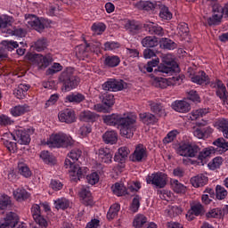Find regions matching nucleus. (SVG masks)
<instances>
[{"label":"nucleus","mask_w":228,"mask_h":228,"mask_svg":"<svg viewBox=\"0 0 228 228\" xmlns=\"http://www.w3.org/2000/svg\"><path fill=\"white\" fill-rule=\"evenodd\" d=\"M102 120L107 126H118L121 136L125 138H133L134 136L136 115L128 114L124 117L119 114L105 115L102 116Z\"/></svg>","instance_id":"obj_1"},{"label":"nucleus","mask_w":228,"mask_h":228,"mask_svg":"<svg viewBox=\"0 0 228 228\" xmlns=\"http://www.w3.org/2000/svg\"><path fill=\"white\" fill-rule=\"evenodd\" d=\"M46 145L61 149V147L67 149V147H72L74 141L72 137L67 134L58 133L53 134L46 142Z\"/></svg>","instance_id":"obj_2"},{"label":"nucleus","mask_w":228,"mask_h":228,"mask_svg":"<svg viewBox=\"0 0 228 228\" xmlns=\"http://www.w3.org/2000/svg\"><path fill=\"white\" fill-rule=\"evenodd\" d=\"M59 79L62 83L65 92H70V90H74L79 85V77L74 76V69L72 68H67L62 71Z\"/></svg>","instance_id":"obj_3"},{"label":"nucleus","mask_w":228,"mask_h":228,"mask_svg":"<svg viewBox=\"0 0 228 228\" xmlns=\"http://www.w3.org/2000/svg\"><path fill=\"white\" fill-rule=\"evenodd\" d=\"M162 63L158 67V72L162 74H172L175 72L177 63L174 61V57L170 53H160Z\"/></svg>","instance_id":"obj_4"},{"label":"nucleus","mask_w":228,"mask_h":228,"mask_svg":"<svg viewBox=\"0 0 228 228\" xmlns=\"http://www.w3.org/2000/svg\"><path fill=\"white\" fill-rule=\"evenodd\" d=\"M35 133V129L28 128V130L20 127L18 129H15L13 133L12 134V136L17 143H20V145H28V143L31 142V137L29 134H33Z\"/></svg>","instance_id":"obj_5"},{"label":"nucleus","mask_w":228,"mask_h":228,"mask_svg":"<svg viewBox=\"0 0 228 228\" xmlns=\"http://www.w3.org/2000/svg\"><path fill=\"white\" fill-rule=\"evenodd\" d=\"M200 152V148L193 143L179 144L176 148V154L183 158H195Z\"/></svg>","instance_id":"obj_6"},{"label":"nucleus","mask_w":228,"mask_h":228,"mask_svg":"<svg viewBox=\"0 0 228 228\" xmlns=\"http://www.w3.org/2000/svg\"><path fill=\"white\" fill-rule=\"evenodd\" d=\"M168 181V175L163 172H156L148 175L146 177L147 184H152L157 188H165L167 186V182Z\"/></svg>","instance_id":"obj_7"},{"label":"nucleus","mask_w":228,"mask_h":228,"mask_svg":"<svg viewBox=\"0 0 228 228\" xmlns=\"http://www.w3.org/2000/svg\"><path fill=\"white\" fill-rule=\"evenodd\" d=\"M28 59L32 63H37L40 69H47L49 67V63L53 61V56L51 54L42 55L40 53H28Z\"/></svg>","instance_id":"obj_8"},{"label":"nucleus","mask_w":228,"mask_h":228,"mask_svg":"<svg viewBox=\"0 0 228 228\" xmlns=\"http://www.w3.org/2000/svg\"><path fill=\"white\" fill-rule=\"evenodd\" d=\"M64 167L65 168H69L70 175H72L73 177H77L78 179L85 177V175L88 174V167H80L77 165H74V163H72L69 159H65Z\"/></svg>","instance_id":"obj_9"},{"label":"nucleus","mask_w":228,"mask_h":228,"mask_svg":"<svg viewBox=\"0 0 228 228\" xmlns=\"http://www.w3.org/2000/svg\"><path fill=\"white\" fill-rule=\"evenodd\" d=\"M25 24L28 28H33V29H36V31H38L39 33L45 29V24H44V21L40 20L33 14L25 15Z\"/></svg>","instance_id":"obj_10"},{"label":"nucleus","mask_w":228,"mask_h":228,"mask_svg":"<svg viewBox=\"0 0 228 228\" xmlns=\"http://www.w3.org/2000/svg\"><path fill=\"white\" fill-rule=\"evenodd\" d=\"M124 85H126L124 80L110 78L102 85V88L109 92H120V90H124Z\"/></svg>","instance_id":"obj_11"},{"label":"nucleus","mask_w":228,"mask_h":228,"mask_svg":"<svg viewBox=\"0 0 228 228\" xmlns=\"http://www.w3.org/2000/svg\"><path fill=\"white\" fill-rule=\"evenodd\" d=\"M213 15L212 17L208 19V22L209 26H215L217 22L222 20V17H224V7L218 4H215L212 7Z\"/></svg>","instance_id":"obj_12"},{"label":"nucleus","mask_w":228,"mask_h":228,"mask_svg":"<svg viewBox=\"0 0 228 228\" xmlns=\"http://www.w3.org/2000/svg\"><path fill=\"white\" fill-rule=\"evenodd\" d=\"M31 213L33 219L36 224L39 225V227H47V220L42 216V210L40 209V206L38 204H34L31 208Z\"/></svg>","instance_id":"obj_13"},{"label":"nucleus","mask_w":228,"mask_h":228,"mask_svg":"<svg viewBox=\"0 0 228 228\" xmlns=\"http://www.w3.org/2000/svg\"><path fill=\"white\" fill-rule=\"evenodd\" d=\"M204 213H206L204 206H202L200 202H194L191 204V209L186 215V218H188V220H193V218H195L194 216H202Z\"/></svg>","instance_id":"obj_14"},{"label":"nucleus","mask_w":228,"mask_h":228,"mask_svg":"<svg viewBox=\"0 0 228 228\" xmlns=\"http://www.w3.org/2000/svg\"><path fill=\"white\" fill-rule=\"evenodd\" d=\"M143 28L150 35H157V37H163L165 35L163 27L158 25V23L147 21L144 23Z\"/></svg>","instance_id":"obj_15"},{"label":"nucleus","mask_w":228,"mask_h":228,"mask_svg":"<svg viewBox=\"0 0 228 228\" xmlns=\"http://www.w3.org/2000/svg\"><path fill=\"white\" fill-rule=\"evenodd\" d=\"M58 118L60 122H65V124H72L76 122V113L71 109H65L59 112Z\"/></svg>","instance_id":"obj_16"},{"label":"nucleus","mask_w":228,"mask_h":228,"mask_svg":"<svg viewBox=\"0 0 228 228\" xmlns=\"http://www.w3.org/2000/svg\"><path fill=\"white\" fill-rule=\"evenodd\" d=\"M147 158V149L143 144H138L132 155V161H143Z\"/></svg>","instance_id":"obj_17"},{"label":"nucleus","mask_w":228,"mask_h":228,"mask_svg":"<svg viewBox=\"0 0 228 228\" xmlns=\"http://www.w3.org/2000/svg\"><path fill=\"white\" fill-rule=\"evenodd\" d=\"M31 111V107L28 104L16 105L10 110V113L12 117H22V115H26Z\"/></svg>","instance_id":"obj_18"},{"label":"nucleus","mask_w":228,"mask_h":228,"mask_svg":"<svg viewBox=\"0 0 228 228\" xmlns=\"http://www.w3.org/2000/svg\"><path fill=\"white\" fill-rule=\"evenodd\" d=\"M214 127L223 133L224 138L228 140V119L219 118L214 123Z\"/></svg>","instance_id":"obj_19"},{"label":"nucleus","mask_w":228,"mask_h":228,"mask_svg":"<svg viewBox=\"0 0 228 228\" xmlns=\"http://www.w3.org/2000/svg\"><path fill=\"white\" fill-rule=\"evenodd\" d=\"M191 81L196 83V85H208L209 83V77L206 75V72L199 71L191 77Z\"/></svg>","instance_id":"obj_20"},{"label":"nucleus","mask_w":228,"mask_h":228,"mask_svg":"<svg viewBox=\"0 0 228 228\" xmlns=\"http://www.w3.org/2000/svg\"><path fill=\"white\" fill-rule=\"evenodd\" d=\"M79 196L82 200V204L85 206H92L94 204V198L92 197V192L85 187L79 191Z\"/></svg>","instance_id":"obj_21"},{"label":"nucleus","mask_w":228,"mask_h":228,"mask_svg":"<svg viewBox=\"0 0 228 228\" xmlns=\"http://www.w3.org/2000/svg\"><path fill=\"white\" fill-rule=\"evenodd\" d=\"M113 155H111V151L109 148H101L98 151V159L102 163H111Z\"/></svg>","instance_id":"obj_22"},{"label":"nucleus","mask_w":228,"mask_h":228,"mask_svg":"<svg viewBox=\"0 0 228 228\" xmlns=\"http://www.w3.org/2000/svg\"><path fill=\"white\" fill-rule=\"evenodd\" d=\"M214 150L210 147L203 149L201 151L199 152L198 155V163L199 165L204 166L208 163V159L211 154H213Z\"/></svg>","instance_id":"obj_23"},{"label":"nucleus","mask_w":228,"mask_h":228,"mask_svg":"<svg viewBox=\"0 0 228 228\" xmlns=\"http://www.w3.org/2000/svg\"><path fill=\"white\" fill-rule=\"evenodd\" d=\"M172 108L175 111H178V113H188L191 110L190 103L186 101H175L172 104Z\"/></svg>","instance_id":"obj_24"},{"label":"nucleus","mask_w":228,"mask_h":228,"mask_svg":"<svg viewBox=\"0 0 228 228\" xmlns=\"http://www.w3.org/2000/svg\"><path fill=\"white\" fill-rule=\"evenodd\" d=\"M80 120L82 122H91L94 123L99 118V114L92 112L90 110H84L79 115Z\"/></svg>","instance_id":"obj_25"},{"label":"nucleus","mask_w":228,"mask_h":228,"mask_svg":"<svg viewBox=\"0 0 228 228\" xmlns=\"http://www.w3.org/2000/svg\"><path fill=\"white\" fill-rule=\"evenodd\" d=\"M139 118L146 126H154V124L158 122V118H156V116L150 112H143L139 114Z\"/></svg>","instance_id":"obj_26"},{"label":"nucleus","mask_w":228,"mask_h":228,"mask_svg":"<svg viewBox=\"0 0 228 228\" xmlns=\"http://www.w3.org/2000/svg\"><path fill=\"white\" fill-rule=\"evenodd\" d=\"M149 106L151 108V111L155 113V115H158V117H166L167 112H165V108L161 103L151 101L149 102Z\"/></svg>","instance_id":"obj_27"},{"label":"nucleus","mask_w":228,"mask_h":228,"mask_svg":"<svg viewBox=\"0 0 228 228\" xmlns=\"http://www.w3.org/2000/svg\"><path fill=\"white\" fill-rule=\"evenodd\" d=\"M191 184L194 188H200L208 184V177L204 175H198L191 178Z\"/></svg>","instance_id":"obj_28"},{"label":"nucleus","mask_w":228,"mask_h":228,"mask_svg":"<svg viewBox=\"0 0 228 228\" xmlns=\"http://www.w3.org/2000/svg\"><path fill=\"white\" fill-rule=\"evenodd\" d=\"M29 88H31V86L28 84H20L13 91V94L17 99H23L28 95V90H29Z\"/></svg>","instance_id":"obj_29"},{"label":"nucleus","mask_w":228,"mask_h":228,"mask_svg":"<svg viewBox=\"0 0 228 228\" xmlns=\"http://www.w3.org/2000/svg\"><path fill=\"white\" fill-rule=\"evenodd\" d=\"M130 153H131V151L129 150V148L126 146L120 147L118 150V153H116L114 156V160L118 161V163H122V161H124L126 158L129 156Z\"/></svg>","instance_id":"obj_30"},{"label":"nucleus","mask_w":228,"mask_h":228,"mask_svg":"<svg viewBox=\"0 0 228 228\" xmlns=\"http://www.w3.org/2000/svg\"><path fill=\"white\" fill-rule=\"evenodd\" d=\"M209 113V109H198L192 110L189 116V120H199V118H202V117H206Z\"/></svg>","instance_id":"obj_31"},{"label":"nucleus","mask_w":228,"mask_h":228,"mask_svg":"<svg viewBox=\"0 0 228 228\" xmlns=\"http://www.w3.org/2000/svg\"><path fill=\"white\" fill-rule=\"evenodd\" d=\"M102 139L105 143H110V145H114L118 140L117 132L113 130L105 132L102 135Z\"/></svg>","instance_id":"obj_32"},{"label":"nucleus","mask_w":228,"mask_h":228,"mask_svg":"<svg viewBox=\"0 0 228 228\" xmlns=\"http://www.w3.org/2000/svg\"><path fill=\"white\" fill-rule=\"evenodd\" d=\"M104 65L110 67V69L118 67L120 65V57L118 55H109L104 60Z\"/></svg>","instance_id":"obj_33"},{"label":"nucleus","mask_w":228,"mask_h":228,"mask_svg":"<svg viewBox=\"0 0 228 228\" xmlns=\"http://www.w3.org/2000/svg\"><path fill=\"white\" fill-rule=\"evenodd\" d=\"M86 97L81 93H73L66 96V102H75L76 104H79V102H83Z\"/></svg>","instance_id":"obj_34"},{"label":"nucleus","mask_w":228,"mask_h":228,"mask_svg":"<svg viewBox=\"0 0 228 228\" xmlns=\"http://www.w3.org/2000/svg\"><path fill=\"white\" fill-rule=\"evenodd\" d=\"M147 222H148L147 216H145L142 214H137L134 217L133 227H134V228H142V227H143V225L145 224H147Z\"/></svg>","instance_id":"obj_35"},{"label":"nucleus","mask_w":228,"mask_h":228,"mask_svg":"<svg viewBox=\"0 0 228 228\" xmlns=\"http://www.w3.org/2000/svg\"><path fill=\"white\" fill-rule=\"evenodd\" d=\"M159 17L162 20H172L173 14L167 5H159Z\"/></svg>","instance_id":"obj_36"},{"label":"nucleus","mask_w":228,"mask_h":228,"mask_svg":"<svg viewBox=\"0 0 228 228\" xmlns=\"http://www.w3.org/2000/svg\"><path fill=\"white\" fill-rule=\"evenodd\" d=\"M4 222L7 223L11 228L16 227L17 224H19V216L13 212H9L4 218Z\"/></svg>","instance_id":"obj_37"},{"label":"nucleus","mask_w":228,"mask_h":228,"mask_svg":"<svg viewBox=\"0 0 228 228\" xmlns=\"http://www.w3.org/2000/svg\"><path fill=\"white\" fill-rule=\"evenodd\" d=\"M170 183L171 188L175 191V193H186V186L181 183L178 180L172 179Z\"/></svg>","instance_id":"obj_38"},{"label":"nucleus","mask_w":228,"mask_h":228,"mask_svg":"<svg viewBox=\"0 0 228 228\" xmlns=\"http://www.w3.org/2000/svg\"><path fill=\"white\" fill-rule=\"evenodd\" d=\"M88 47H90V50L93 53H101V48L102 47V45L101 44V42H94L90 45H87L86 48L85 46H80L79 53H81V51H83L82 55L86 56V53H85V51H86V49H88Z\"/></svg>","instance_id":"obj_39"},{"label":"nucleus","mask_w":228,"mask_h":228,"mask_svg":"<svg viewBox=\"0 0 228 228\" xmlns=\"http://www.w3.org/2000/svg\"><path fill=\"white\" fill-rule=\"evenodd\" d=\"M159 44L160 47H163V49H168L169 51H173V49L177 48V44L167 37H162L159 41Z\"/></svg>","instance_id":"obj_40"},{"label":"nucleus","mask_w":228,"mask_h":228,"mask_svg":"<svg viewBox=\"0 0 228 228\" xmlns=\"http://www.w3.org/2000/svg\"><path fill=\"white\" fill-rule=\"evenodd\" d=\"M138 10H144V12H151L154 10V4L151 1H140L135 4Z\"/></svg>","instance_id":"obj_41"},{"label":"nucleus","mask_w":228,"mask_h":228,"mask_svg":"<svg viewBox=\"0 0 228 228\" xmlns=\"http://www.w3.org/2000/svg\"><path fill=\"white\" fill-rule=\"evenodd\" d=\"M70 206V201L65 198L57 199L54 200V208L57 210L62 209L65 210Z\"/></svg>","instance_id":"obj_42"},{"label":"nucleus","mask_w":228,"mask_h":228,"mask_svg":"<svg viewBox=\"0 0 228 228\" xmlns=\"http://www.w3.org/2000/svg\"><path fill=\"white\" fill-rule=\"evenodd\" d=\"M18 172L19 174H20V175H22L23 177H26L27 179L31 177V175H33L31 169H29L28 165L24 163L18 164Z\"/></svg>","instance_id":"obj_43"},{"label":"nucleus","mask_w":228,"mask_h":228,"mask_svg":"<svg viewBox=\"0 0 228 228\" xmlns=\"http://www.w3.org/2000/svg\"><path fill=\"white\" fill-rule=\"evenodd\" d=\"M118 211H120V205L118 203H114L111 205L107 213L108 220H113V218H117L118 216Z\"/></svg>","instance_id":"obj_44"},{"label":"nucleus","mask_w":228,"mask_h":228,"mask_svg":"<svg viewBox=\"0 0 228 228\" xmlns=\"http://www.w3.org/2000/svg\"><path fill=\"white\" fill-rule=\"evenodd\" d=\"M13 197L16 200H26L29 199V194L24 188H18L13 191Z\"/></svg>","instance_id":"obj_45"},{"label":"nucleus","mask_w":228,"mask_h":228,"mask_svg":"<svg viewBox=\"0 0 228 228\" xmlns=\"http://www.w3.org/2000/svg\"><path fill=\"white\" fill-rule=\"evenodd\" d=\"M166 213L167 215H168V216H170L171 218H174L175 216H179V215H181V213H183V208L179 206H169L167 209H166Z\"/></svg>","instance_id":"obj_46"},{"label":"nucleus","mask_w":228,"mask_h":228,"mask_svg":"<svg viewBox=\"0 0 228 228\" xmlns=\"http://www.w3.org/2000/svg\"><path fill=\"white\" fill-rule=\"evenodd\" d=\"M143 47H156L158 45V38L148 36L142 40Z\"/></svg>","instance_id":"obj_47"},{"label":"nucleus","mask_w":228,"mask_h":228,"mask_svg":"<svg viewBox=\"0 0 228 228\" xmlns=\"http://www.w3.org/2000/svg\"><path fill=\"white\" fill-rule=\"evenodd\" d=\"M112 192L114 195L118 197H122V195H126V187L122 183H116L111 186Z\"/></svg>","instance_id":"obj_48"},{"label":"nucleus","mask_w":228,"mask_h":228,"mask_svg":"<svg viewBox=\"0 0 228 228\" xmlns=\"http://www.w3.org/2000/svg\"><path fill=\"white\" fill-rule=\"evenodd\" d=\"M35 51H37V53H42V51H45L47 49V39L45 38H40L37 41L35 42L33 45Z\"/></svg>","instance_id":"obj_49"},{"label":"nucleus","mask_w":228,"mask_h":228,"mask_svg":"<svg viewBox=\"0 0 228 228\" xmlns=\"http://www.w3.org/2000/svg\"><path fill=\"white\" fill-rule=\"evenodd\" d=\"M13 24V18L8 15L0 16V28H10Z\"/></svg>","instance_id":"obj_50"},{"label":"nucleus","mask_w":228,"mask_h":228,"mask_svg":"<svg viewBox=\"0 0 228 228\" xmlns=\"http://www.w3.org/2000/svg\"><path fill=\"white\" fill-rule=\"evenodd\" d=\"M153 86L156 88H167L168 87V80L164 77H156L153 81Z\"/></svg>","instance_id":"obj_51"},{"label":"nucleus","mask_w":228,"mask_h":228,"mask_svg":"<svg viewBox=\"0 0 228 228\" xmlns=\"http://www.w3.org/2000/svg\"><path fill=\"white\" fill-rule=\"evenodd\" d=\"M213 145L222 149V151H228V142L224 137H219L216 141H214Z\"/></svg>","instance_id":"obj_52"},{"label":"nucleus","mask_w":228,"mask_h":228,"mask_svg":"<svg viewBox=\"0 0 228 228\" xmlns=\"http://www.w3.org/2000/svg\"><path fill=\"white\" fill-rule=\"evenodd\" d=\"M15 121L10 118V116L1 114L0 115V126L1 127H7V126H12Z\"/></svg>","instance_id":"obj_53"},{"label":"nucleus","mask_w":228,"mask_h":228,"mask_svg":"<svg viewBox=\"0 0 228 228\" xmlns=\"http://www.w3.org/2000/svg\"><path fill=\"white\" fill-rule=\"evenodd\" d=\"M1 44L7 51H13V49H17V47H19V43L13 40H4L2 41Z\"/></svg>","instance_id":"obj_54"},{"label":"nucleus","mask_w":228,"mask_h":228,"mask_svg":"<svg viewBox=\"0 0 228 228\" xmlns=\"http://www.w3.org/2000/svg\"><path fill=\"white\" fill-rule=\"evenodd\" d=\"M224 163V159L222 157H216L212 161L208 163V167L210 170H216L219 167H222Z\"/></svg>","instance_id":"obj_55"},{"label":"nucleus","mask_w":228,"mask_h":228,"mask_svg":"<svg viewBox=\"0 0 228 228\" xmlns=\"http://www.w3.org/2000/svg\"><path fill=\"white\" fill-rule=\"evenodd\" d=\"M92 31H94V35H102L106 31V25L101 22L94 23L92 26Z\"/></svg>","instance_id":"obj_56"},{"label":"nucleus","mask_w":228,"mask_h":228,"mask_svg":"<svg viewBox=\"0 0 228 228\" xmlns=\"http://www.w3.org/2000/svg\"><path fill=\"white\" fill-rule=\"evenodd\" d=\"M126 28L133 35H136V33L142 29V26H140L136 21H129L126 24Z\"/></svg>","instance_id":"obj_57"},{"label":"nucleus","mask_w":228,"mask_h":228,"mask_svg":"<svg viewBox=\"0 0 228 228\" xmlns=\"http://www.w3.org/2000/svg\"><path fill=\"white\" fill-rule=\"evenodd\" d=\"M83 154V151H81V150L79 149H73L71 150V151L68 154V158H69V159H72V163H76V161H77V159H79V158H81V155Z\"/></svg>","instance_id":"obj_58"},{"label":"nucleus","mask_w":228,"mask_h":228,"mask_svg":"<svg viewBox=\"0 0 228 228\" xmlns=\"http://www.w3.org/2000/svg\"><path fill=\"white\" fill-rule=\"evenodd\" d=\"M115 96L113 94H104L102 98V103L105 104V106H108V108H111L113 104H115Z\"/></svg>","instance_id":"obj_59"},{"label":"nucleus","mask_w":228,"mask_h":228,"mask_svg":"<svg viewBox=\"0 0 228 228\" xmlns=\"http://www.w3.org/2000/svg\"><path fill=\"white\" fill-rule=\"evenodd\" d=\"M216 199H218V200H224V199L227 197V190L222 187V185H217L216 187Z\"/></svg>","instance_id":"obj_60"},{"label":"nucleus","mask_w":228,"mask_h":228,"mask_svg":"<svg viewBox=\"0 0 228 228\" xmlns=\"http://www.w3.org/2000/svg\"><path fill=\"white\" fill-rule=\"evenodd\" d=\"M140 200H142V198H140L138 195L134 196L133 199L132 204L130 206V211H132V213H136L138 209H140Z\"/></svg>","instance_id":"obj_61"},{"label":"nucleus","mask_w":228,"mask_h":228,"mask_svg":"<svg viewBox=\"0 0 228 228\" xmlns=\"http://www.w3.org/2000/svg\"><path fill=\"white\" fill-rule=\"evenodd\" d=\"M40 158L47 165L53 164L55 161L54 157L51 156V154H49V151H42L40 154Z\"/></svg>","instance_id":"obj_62"},{"label":"nucleus","mask_w":228,"mask_h":228,"mask_svg":"<svg viewBox=\"0 0 228 228\" xmlns=\"http://www.w3.org/2000/svg\"><path fill=\"white\" fill-rule=\"evenodd\" d=\"M90 133H92V126H90V125H84L78 130V134L81 136V138L88 136Z\"/></svg>","instance_id":"obj_63"},{"label":"nucleus","mask_w":228,"mask_h":228,"mask_svg":"<svg viewBox=\"0 0 228 228\" xmlns=\"http://www.w3.org/2000/svg\"><path fill=\"white\" fill-rule=\"evenodd\" d=\"M99 174H97V172H94L91 173L90 175H88L86 176V181L89 184H92V186H94V184H97V183H99Z\"/></svg>","instance_id":"obj_64"}]
</instances>
